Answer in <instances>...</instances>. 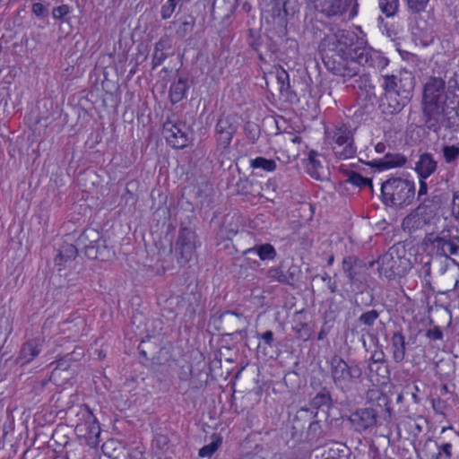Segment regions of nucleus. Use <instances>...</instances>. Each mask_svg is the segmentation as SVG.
I'll use <instances>...</instances> for the list:
<instances>
[{"label": "nucleus", "instance_id": "473e14b6", "mask_svg": "<svg viewBox=\"0 0 459 459\" xmlns=\"http://www.w3.org/2000/svg\"><path fill=\"white\" fill-rule=\"evenodd\" d=\"M178 21L180 23L176 30V34L183 39L193 30L195 24V17L190 13H186L181 15Z\"/></svg>", "mask_w": 459, "mask_h": 459}, {"label": "nucleus", "instance_id": "09e8293b", "mask_svg": "<svg viewBox=\"0 0 459 459\" xmlns=\"http://www.w3.org/2000/svg\"><path fill=\"white\" fill-rule=\"evenodd\" d=\"M427 178H420V186L418 191L417 198L420 202V204H427L428 199L424 197L428 194V184L426 182Z\"/></svg>", "mask_w": 459, "mask_h": 459}, {"label": "nucleus", "instance_id": "ddd939ff", "mask_svg": "<svg viewBox=\"0 0 459 459\" xmlns=\"http://www.w3.org/2000/svg\"><path fill=\"white\" fill-rule=\"evenodd\" d=\"M301 270L299 265L291 263L285 264L283 262L279 265L271 267L266 272V277L271 281H277L281 284L293 286L299 281Z\"/></svg>", "mask_w": 459, "mask_h": 459}, {"label": "nucleus", "instance_id": "37998d69", "mask_svg": "<svg viewBox=\"0 0 459 459\" xmlns=\"http://www.w3.org/2000/svg\"><path fill=\"white\" fill-rule=\"evenodd\" d=\"M178 1L177 0H168L160 8V17L162 20L169 19L173 13L176 10L177 5L178 4Z\"/></svg>", "mask_w": 459, "mask_h": 459}, {"label": "nucleus", "instance_id": "aec40b11", "mask_svg": "<svg viewBox=\"0 0 459 459\" xmlns=\"http://www.w3.org/2000/svg\"><path fill=\"white\" fill-rule=\"evenodd\" d=\"M43 341L39 338H34L25 342L16 359L18 364L23 366L31 362L42 351Z\"/></svg>", "mask_w": 459, "mask_h": 459}, {"label": "nucleus", "instance_id": "a19ab883", "mask_svg": "<svg viewBox=\"0 0 459 459\" xmlns=\"http://www.w3.org/2000/svg\"><path fill=\"white\" fill-rule=\"evenodd\" d=\"M347 181L353 186H359V187H365L368 186L372 188V181L371 179L368 178L362 177L359 173L351 171L349 174Z\"/></svg>", "mask_w": 459, "mask_h": 459}, {"label": "nucleus", "instance_id": "393cba45", "mask_svg": "<svg viewBox=\"0 0 459 459\" xmlns=\"http://www.w3.org/2000/svg\"><path fill=\"white\" fill-rule=\"evenodd\" d=\"M391 351L395 363L404 360L406 355V341L402 331H395L391 337Z\"/></svg>", "mask_w": 459, "mask_h": 459}, {"label": "nucleus", "instance_id": "c85d7f7f", "mask_svg": "<svg viewBox=\"0 0 459 459\" xmlns=\"http://www.w3.org/2000/svg\"><path fill=\"white\" fill-rule=\"evenodd\" d=\"M78 254V246L65 243L61 246L58 255L55 258V264L57 266L64 265L67 261L74 260Z\"/></svg>", "mask_w": 459, "mask_h": 459}, {"label": "nucleus", "instance_id": "69168bd1", "mask_svg": "<svg viewBox=\"0 0 459 459\" xmlns=\"http://www.w3.org/2000/svg\"><path fill=\"white\" fill-rule=\"evenodd\" d=\"M333 261H334V256H333V255H332L327 259V265L331 266L333 264Z\"/></svg>", "mask_w": 459, "mask_h": 459}, {"label": "nucleus", "instance_id": "c756f323", "mask_svg": "<svg viewBox=\"0 0 459 459\" xmlns=\"http://www.w3.org/2000/svg\"><path fill=\"white\" fill-rule=\"evenodd\" d=\"M188 89L187 80L179 78L177 82H174L169 88V97L173 104L178 103L185 97Z\"/></svg>", "mask_w": 459, "mask_h": 459}, {"label": "nucleus", "instance_id": "de8ad7c7", "mask_svg": "<svg viewBox=\"0 0 459 459\" xmlns=\"http://www.w3.org/2000/svg\"><path fill=\"white\" fill-rule=\"evenodd\" d=\"M71 12V8L68 4H61L52 9V16L55 20H61Z\"/></svg>", "mask_w": 459, "mask_h": 459}, {"label": "nucleus", "instance_id": "bb28decb", "mask_svg": "<svg viewBox=\"0 0 459 459\" xmlns=\"http://www.w3.org/2000/svg\"><path fill=\"white\" fill-rule=\"evenodd\" d=\"M244 254H255L262 261H272L277 255L276 249L270 243L255 244L254 247L245 250Z\"/></svg>", "mask_w": 459, "mask_h": 459}, {"label": "nucleus", "instance_id": "cd10ccee", "mask_svg": "<svg viewBox=\"0 0 459 459\" xmlns=\"http://www.w3.org/2000/svg\"><path fill=\"white\" fill-rule=\"evenodd\" d=\"M342 268L346 277L354 281L357 280L359 269L360 268L359 259L355 255L345 256L342 262Z\"/></svg>", "mask_w": 459, "mask_h": 459}, {"label": "nucleus", "instance_id": "a211bd4d", "mask_svg": "<svg viewBox=\"0 0 459 459\" xmlns=\"http://www.w3.org/2000/svg\"><path fill=\"white\" fill-rule=\"evenodd\" d=\"M314 7L327 17L339 16L344 13L353 0H311Z\"/></svg>", "mask_w": 459, "mask_h": 459}, {"label": "nucleus", "instance_id": "4468645a", "mask_svg": "<svg viewBox=\"0 0 459 459\" xmlns=\"http://www.w3.org/2000/svg\"><path fill=\"white\" fill-rule=\"evenodd\" d=\"M195 238L196 235L193 230L187 227L180 228L175 245L178 263H186L191 259L196 247Z\"/></svg>", "mask_w": 459, "mask_h": 459}, {"label": "nucleus", "instance_id": "c9c22d12", "mask_svg": "<svg viewBox=\"0 0 459 459\" xmlns=\"http://www.w3.org/2000/svg\"><path fill=\"white\" fill-rule=\"evenodd\" d=\"M222 438L220 436L213 435L210 444L204 446L198 452L202 458L211 457L221 446Z\"/></svg>", "mask_w": 459, "mask_h": 459}, {"label": "nucleus", "instance_id": "f03ea898", "mask_svg": "<svg viewBox=\"0 0 459 459\" xmlns=\"http://www.w3.org/2000/svg\"><path fill=\"white\" fill-rule=\"evenodd\" d=\"M324 23L316 22L312 25L315 37L320 39L318 46L322 55L323 62L326 69L334 75L341 76L344 81L353 78L357 64L352 60L360 42L358 36L350 30H338L337 31L321 33L317 35V30L321 31Z\"/></svg>", "mask_w": 459, "mask_h": 459}, {"label": "nucleus", "instance_id": "603ef678", "mask_svg": "<svg viewBox=\"0 0 459 459\" xmlns=\"http://www.w3.org/2000/svg\"><path fill=\"white\" fill-rule=\"evenodd\" d=\"M71 357L70 355H66L64 358L56 360V366L55 369L67 370L70 368Z\"/></svg>", "mask_w": 459, "mask_h": 459}, {"label": "nucleus", "instance_id": "4d7b16f0", "mask_svg": "<svg viewBox=\"0 0 459 459\" xmlns=\"http://www.w3.org/2000/svg\"><path fill=\"white\" fill-rule=\"evenodd\" d=\"M330 329H331V326H327V322H325L318 333L317 340H319V341L324 340L329 333Z\"/></svg>", "mask_w": 459, "mask_h": 459}, {"label": "nucleus", "instance_id": "72a5a7b5", "mask_svg": "<svg viewBox=\"0 0 459 459\" xmlns=\"http://www.w3.org/2000/svg\"><path fill=\"white\" fill-rule=\"evenodd\" d=\"M249 163L253 169H261L265 172H273L277 169V164L274 160L266 159L262 156L250 160Z\"/></svg>", "mask_w": 459, "mask_h": 459}, {"label": "nucleus", "instance_id": "1a4fd4ad", "mask_svg": "<svg viewBox=\"0 0 459 459\" xmlns=\"http://www.w3.org/2000/svg\"><path fill=\"white\" fill-rule=\"evenodd\" d=\"M352 60L357 64L353 78L360 72V66L381 70L389 63L381 52L365 46L363 41L360 42L356 55L352 56Z\"/></svg>", "mask_w": 459, "mask_h": 459}, {"label": "nucleus", "instance_id": "412c9836", "mask_svg": "<svg viewBox=\"0 0 459 459\" xmlns=\"http://www.w3.org/2000/svg\"><path fill=\"white\" fill-rule=\"evenodd\" d=\"M76 243L78 247L84 250L85 255L90 259L106 260L110 256V250L107 247H103V249H100V244L90 246V238L85 237L84 231L78 237Z\"/></svg>", "mask_w": 459, "mask_h": 459}, {"label": "nucleus", "instance_id": "e433bc0d", "mask_svg": "<svg viewBox=\"0 0 459 459\" xmlns=\"http://www.w3.org/2000/svg\"><path fill=\"white\" fill-rule=\"evenodd\" d=\"M331 404L332 398L330 393L325 390L317 393L311 401V405L316 409H318L323 406L329 408Z\"/></svg>", "mask_w": 459, "mask_h": 459}, {"label": "nucleus", "instance_id": "8fccbe9b", "mask_svg": "<svg viewBox=\"0 0 459 459\" xmlns=\"http://www.w3.org/2000/svg\"><path fill=\"white\" fill-rule=\"evenodd\" d=\"M373 364H384L385 362V354L382 349L376 350L369 359Z\"/></svg>", "mask_w": 459, "mask_h": 459}, {"label": "nucleus", "instance_id": "f257e3e1", "mask_svg": "<svg viewBox=\"0 0 459 459\" xmlns=\"http://www.w3.org/2000/svg\"><path fill=\"white\" fill-rule=\"evenodd\" d=\"M422 120L424 126L440 135L441 154L446 164L456 166L459 144L454 134H441V130L452 134L459 132V83L456 77L450 78L446 88L442 78L430 77L424 85L422 95Z\"/></svg>", "mask_w": 459, "mask_h": 459}, {"label": "nucleus", "instance_id": "a878e982", "mask_svg": "<svg viewBox=\"0 0 459 459\" xmlns=\"http://www.w3.org/2000/svg\"><path fill=\"white\" fill-rule=\"evenodd\" d=\"M171 40L169 37H161L154 45V50L152 54V69L160 65L168 57L167 51L171 48Z\"/></svg>", "mask_w": 459, "mask_h": 459}, {"label": "nucleus", "instance_id": "13d9d810", "mask_svg": "<svg viewBox=\"0 0 459 459\" xmlns=\"http://www.w3.org/2000/svg\"><path fill=\"white\" fill-rule=\"evenodd\" d=\"M444 401H442L441 399H433L432 400V407L434 409L435 411L437 412H442L441 410L442 408L444 407Z\"/></svg>", "mask_w": 459, "mask_h": 459}, {"label": "nucleus", "instance_id": "774afa93", "mask_svg": "<svg viewBox=\"0 0 459 459\" xmlns=\"http://www.w3.org/2000/svg\"><path fill=\"white\" fill-rule=\"evenodd\" d=\"M442 456H443V455H442L441 451H438V453H437V454H436V455H434L432 456V459H441V458H442Z\"/></svg>", "mask_w": 459, "mask_h": 459}, {"label": "nucleus", "instance_id": "6ab92c4d", "mask_svg": "<svg viewBox=\"0 0 459 459\" xmlns=\"http://www.w3.org/2000/svg\"><path fill=\"white\" fill-rule=\"evenodd\" d=\"M437 164L438 162L434 155L425 152L418 156L414 164V170L419 178H428L437 171Z\"/></svg>", "mask_w": 459, "mask_h": 459}, {"label": "nucleus", "instance_id": "2eb2a0df", "mask_svg": "<svg viewBox=\"0 0 459 459\" xmlns=\"http://www.w3.org/2000/svg\"><path fill=\"white\" fill-rule=\"evenodd\" d=\"M434 216V212L429 210L427 204H420L419 206L403 220L402 226L410 232L424 228L429 224Z\"/></svg>", "mask_w": 459, "mask_h": 459}, {"label": "nucleus", "instance_id": "0eeeda50", "mask_svg": "<svg viewBox=\"0 0 459 459\" xmlns=\"http://www.w3.org/2000/svg\"><path fill=\"white\" fill-rule=\"evenodd\" d=\"M377 263L379 275L388 280L401 276L406 271V259L398 254V249L395 247H390L387 252L379 256Z\"/></svg>", "mask_w": 459, "mask_h": 459}, {"label": "nucleus", "instance_id": "2f4dec72", "mask_svg": "<svg viewBox=\"0 0 459 459\" xmlns=\"http://www.w3.org/2000/svg\"><path fill=\"white\" fill-rule=\"evenodd\" d=\"M358 78L354 80V83L352 84L354 89H359L361 91H364L368 96H374L375 94V86L371 82L370 75L368 74H358Z\"/></svg>", "mask_w": 459, "mask_h": 459}, {"label": "nucleus", "instance_id": "79ce46f5", "mask_svg": "<svg viewBox=\"0 0 459 459\" xmlns=\"http://www.w3.org/2000/svg\"><path fill=\"white\" fill-rule=\"evenodd\" d=\"M51 4L46 0H40V2L34 3L31 5L32 13L38 18H45L48 15V7Z\"/></svg>", "mask_w": 459, "mask_h": 459}, {"label": "nucleus", "instance_id": "7c9ffc66", "mask_svg": "<svg viewBox=\"0 0 459 459\" xmlns=\"http://www.w3.org/2000/svg\"><path fill=\"white\" fill-rule=\"evenodd\" d=\"M325 454L326 456L324 459H349L351 450L346 445L334 442L332 443Z\"/></svg>", "mask_w": 459, "mask_h": 459}, {"label": "nucleus", "instance_id": "39448f33", "mask_svg": "<svg viewBox=\"0 0 459 459\" xmlns=\"http://www.w3.org/2000/svg\"><path fill=\"white\" fill-rule=\"evenodd\" d=\"M355 131L356 128H352L350 124L343 122L335 123L332 127L325 129L326 136L336 159L348 160L356 155Z\"/></svg>", "mask_w": 459, "mask_h": 459}, {"label": "nucleus", "instance_id": "5701e85b", "mask_svg": "<svg viewBox=\"0 0 459 459\" xmlns=\"http://www.w3.org/2000/svg\"><path fill=\"white\" fill-rule=\"evenodd\" d=\"M220 322L222 325L221 328L226 334H233L239 332V327L245 323V317L242 314H238L234 311H225L220 316Z\"/></svg>", "mask_w": 459, "mask_h": 459}, {"label": "nucleus", "instance_id": "a18cd8bd", "mask_svg": "<svg viewBox=\"0 0 459 459\" xmlns=\"http://www.w3.org/2000/svg\"><path fill=\"white\" fill-rule=\"evenodd\" d=\"M85 237L90 238V246H95L96 244H100V249H103V247H106L105 241L100 240V233L99 231L93 229H86L84 230Z\"/></svg>", "mask_w": 459, "mask_h": 459}, {"label": "nucleus", "instance_id": "58836bf2", "mask_svg": "<svg viewBox=\"0 0 459 459\" xmlns=\"http://www.w3.org/2000/svg\"><path fill=\"white\" fill-rule=\"evenodd\" d=\"M380 313L376 309L363 312L358 318L360 325L372 327L378 319Z\"/></svg>", "mask_w": 459, "mask_h": 459}, {"label": "nucleus", "instance_id": "3c124183", "mask_svg": "<svg viewBox=\"0 0 459 459\" xmlns=\"http://www.w3.org/2000/svg\"><path fill=\"white\" fill-rule=\"evenodd\" d=\"M426 336L432 341H438L443 339V333L438 326H435L426 332Z\"/></svg>", "mask_w": 459, "mask_h": 459}, {"label": "nucleus", "instance_id": "423d86ee", "mask_svg": "<svg viewBox=\"0 0 459 459\" xmlns=\"http://www.w3.org/2000/svg\"><path fill=\"white\" fill-rule=\"evenodd\" d=\"M330 372L334 385L347 393L355 384L359 382L362 376V368L356 361L346 362L341 356L333 355L329 361Z\"/></svg>", "mask_w": 459, "mask_h": 459}, {"label": "nucleus", "instance_id": "052dcab7", "mask_svg": "<svg viewBox=\"0 0 459 459\" xmlns=\"http://www.w3.org/2000/svg\"><path fill=\"white\" fill-rule=\"evenodd\" d=\"M385 144L384 143H378L375 146V150L377 153H383L385 151Z\"/></svg>", "mask_w": 459, "mask_h": 459}, {"label": "nucleus", "instance_id": "4be33fe9", "mask_svg": "<svg viewBox=\"0 0 459 459\" xmlns=\"http://www.w3.org/2000/svg\"><path fill=\"white\" fill-rule=\"evenodd\" d=\"M432 245L437 256L450 259L449 255H457L459 254V245L452 239H446L445 236H437L432 240Z\"/></svg>", "mask_w": 459, "mask_h": 459}, {"label": "nucleus", "instance_id": "680f3d73", "mask_svg": "<svg viewBox=\"0 0 459 459\" xmlns=\"http://www.w3.org/2000/svg\"><path fill=\"white\" fill-rule=\"evenodd\" d=\"M453 205H457L459 207V191H456L453 195Z\"/></svg>", "mask_w": 459, "mask_h": 459}, {"label": "nucleus", "instance_id": "f8f14e48", "mask_svg": "<svg viewBox=\"0 0 459 459\" xmlns=\"http://www.w3.org/2000/svg\"><path fill=\"white\" fill-rule=\"evenodd\" d=\"M76 416L78 420L75 424V429L80 432L84 431L87 438L89 440L94 439L91 443L97 444L100 435V427L91 411L86 406H80Z\"/></svg>", "mask_w": 459, "mask_h": 459}, {"label": "nucleus", "instance_id": "9d476101", "mask_svg": "<svg viewBox=\"0 0 459 459\" xmlns=\"http://www.w3.org/2000/svg\"><path fill=\"white\" fill-rule=\"evenodd\" d=\"M378 411L374 407H361L353 411L348 420L351 429L358 433L371 431L377 427L378 420Z\"/></svg>", "mask_w": 459, "mask_h": 459}, {"label": "nucleus", "instance_id": "49530a36", "mask_svg": "<svg viewBox=\"0 0 459 459\" xmlns=\"http://www.w3.org/2000/svg\"><path fill=\"white\" fill-rule=\"evenodd\" d=\"M429 0H406L409 9L412 13H420L424 11Z\"/></svg>", "mask_w": 459, "mask_h": 459}, {"label": "nucleus", "instance_id": "338daca9", "mask_svg": "<svg viewBox=\"0 0 459 459\" xmlns=\"http://www.w3.org/2000/svg\"><path fill=\"white\" fill-rule=\"evenodd\" d=\"M411 397H412L413 402H414L415 403H420V399L419 398V396H418L416 394H414V393H413V394H411Z\"/></svg>", "mask_w": 459, "mask_h": 459}, {"label": "nucleus", "instance_id": "6e6d98bb", "mask_svg": "<svg viewBox=\"0 0 459 459\" xmlns=\"http://www.w3.org/2000/svg\"><path fill=\"white\" fill-rule=\"evenodd\" d=\"M258 337L262 339L267 346H272L273 342V333L271 330H268L261 334H258Z\"/></svg>", "mask_w": 459, "mask_h": 459}, {"label": "nucleus", "instance_id": "6e6552de", "mask_svg": "<svg viewBox=\"0 0 459 459\" xmlns=\"http://www.w3.org/2000/svg\"><path fill=\"white\" fill-rule=\"evenodd\" d=\"M238 128V118L234 115L222 114L216 125L214 136L217 143V149L224 152L229 150L233 136Z\"/></svg>", "mask_w": 459, "mask_h": 459}, {"label": "nucleus", "instance_id": "f704fd0d", "mask_svg": "<svg viewBox=\"0 0 459 459\" xmlns=\"http://www.w3.org/2000/svg\"><path fill=\"white\" fill-rule=\"evenodd\" d=\"M318 152L316 151H310L307 157V171L315 178H319V170L323 169L321 161L318 160Z\"/></svg>", "mask_w": 459, "mask_h": 459}, {"label": "nucleus", "instance_id": "dca6fc26", "mask_svg": "<svg viewBox=\"0 0 459 459\" xmlns=\"http://www.w3.org/2000/svg\"><path fill=\"white\" fill-rule=\"evenodd\" d=\"M294 422L299 424L303 422L300 427L303 428L307 423V437L309 439H317L322 434V425L316 419V412L310 409L301 408L295 415Z\"/></svg>", "mask_w": 459, "mask_h": 459}, {"label": "nucleus", "instance_id": "e2e57ef3", "mask_svg": "<svg viewBox=\"0 0 459 459\" xmlns=\"http://www.w3.org/2000/svg\"><path fill=\"white\" fill-rule=\"evenodd\" d=\"M423 268L425 270V275L429 276L430 275V260L426 262L423 265Z\"/></svg>", "mask_w": 459, "mask_h": 459}, {"label": "nucleus", "instance_id": "20e7f679", "mask_svg": "<svg viewBox=\"0 0 459 459\" xmlns=\"http://www.w3.org/2000/svg\"><path fill=\"white\" fill-rule=\"evenodd\" d=\"M415 183L403 178H390L381 184V197L385 205L402 209L411 204L415 198Z\"/></svg>", "mask_w": 459, "mask_h": 459}, {"label": "nucleus", "instance_id": "b1692460", "mask_svg": "<svg viewBox=\"0 0 459 459\" xmlns=\"http://www.w3.org/2000/svg\"><path fill=\"white\" fill-rule=\"evenodd\" d=\"M407 159L401 153H386L380 160H373L367 163L370 167H376L379 170L400 168L405 165Z\"/></svg>", "mask_w": 459, "mask_h": 459}, {"label": "nucleus", "instance_id": "c03bdc74", "mask_svg": "<svg viewBox=\"0 0 459 459\" xmlns=\"http://www.w3.org/2000/svg\"><path fill=\"white\" fill-rule=\"evenodd\" d=\"M369 364L368 368L369 371V377H372V374L375 373L377 376L381 377L384 380H386L389 376V370L386 365L380 364L377 365Z\"/></svg>", "mask_w": 459, "mask_h": 459}, {"label": "nucleus", "instance_id": "9b49d317", "mask_svg": "<svg viewBox=\"0 0 459 459\" xmlns=\"http://www.w3.org/2000/svg\"><path fill=\"white\" fill-rule=\"evenodd\" d=\"M267 76L275 78L279 86L278 91L280 93V98L283 101L290 104H295L299 101V98L297 92L292 89V86L290 85V75L285 69L280 65H274L269 72L264 73L265 79Z\"/></svg>", "mask_w": 459, "mask_h": 459}, {"label": "nucleus", "instance_id": "7ed1b4c3", "mask_svg": "<svg viewBox=\"0 0 459 459\" xmlns=\"http://www.w3.org/2000/svg\"><path fill=\"white\" fill-rule=\"evenodd\" d=\"M381 87L384 91L381 104L383 111L385 114L395 115L410 102L414 89V78L408 72L384 74Z\"/></svg>", "mask_w": 459, "mask_h": 459}, {"label": "nucleus", "instance_id": "0e129e2a", "mask_svg": "<svg viewBox=\"0 0 459 459\" xmlns=\"http://www.w3.org/2000/svg\"><path fill=\"white\" fill-rule=\"evenodd\" d=\"M139 351H140L141 357H143L145 359H149L147 352H146V351L144 350V348L143 347L142 344L139 346Z\"/></svg>", "mask_w": 459, "mask_h": 459}, {"label": "nucleus", "instance_id": "5fc2aeb1", "mask_svg": "<svg viewBox=\"0 0 459 459\" xmlns=\"http://www.w3.org/2000/svg\"><path fill=\"white\" fill-rule=\"evenodd\" d=\"M452 447L453 446L451 443H444L438 446V449L446 458L450 459L453 455Z\"/></svg>", "mask_w": 459, "mask_h": 459}, {"label": "nucleus", "instance_id": "864d4df0", "mask_svg": "<svg viewBox=\"0 0 459 459\" xmlns=\"http://www.w3.org/2000/svg\"><path fill=\"white\" fill-rule=\"evenodd\" d=\"M321 280L325 282H326L327 284V287L330 290L331 293H335L336 290H337V284L335 281H332V278L330 277V275L326 273H325L322 276H321Z\"/></svg>", "mask_w": 459, "mask_h": 459}, {"label": "nucleus", "instance_id": "f3484780", "mask_svg": "<svg viewBox=\"0 0 459 459\" xmlns=\"http://www.w3.org/2000/svg\"><path fill=\"white\" fill-rule=\"evenodd\" d=\"M184 124H174L167 122L164 124L163 131L167 142L176 149H183L186 146L188 136L184 130Z\"/></svg>", "mask_w": 459, "mask_h": 459}, {"label": "nucleus", "instance_id": "bf43d9fd", "mask_svg": "<svg viewBox=\"0 0 459 459\" xmlns=\"http://www.w3.org/2000/svg\"><path fill=\"white\" fill-rule=\"evenodd\" d=\"M157 444L160 447H163L165 446L168 442H169V438L166 437V436H163V435H158L155 438Z\"/></svg>", "mask_w": 459, "mask_h": 459}, {"label": "nucleus", "instance_id": "ea45409f", "mask_svg": "<svg viewBox=\"0 0 459 459\" xmlns=\"http://www.w3.org/2000/svg\"><path fill=\"white\" fill-rule=\"evenodd\" d=\"M379 8L387 17L394 16L399 8V0H379Z\"/></svg>", "mask_w": 459, "mask_h": 459}, {"label": "nucleus", "instance_id": "4c0bfd02", "mask_svg": "<svg viewBox=\"0 0 459 459\" xmlns=\"http://www.w3.org/2000/svg\"><path fill=\"white\" fill-rule=\"evenodd\" d=\"M244 133L250 143H255L260 137V127L255 123L248 121L244 126Z\"/></svg>", "mask_w": 459, "mask_h": 459}]
</instances>
